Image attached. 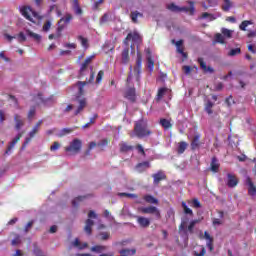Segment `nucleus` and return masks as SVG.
Instances as JSON below:
<instances>
[{"mask_svg":"<svg viewBox=\"0 0 256 256\" xmlns=\"http://www.w3.org/2000/svg\"><path fill=\"white\" fill-rule=\"evenodd\" d=\"M83 147V142L79 140L78 138H75L72 140L68 146L65 147V151L67 155L69 156H75L78 155V153L81 152V149Z\"/></svg>","mask_w":256,"mask_h":256,"instance_id":"f257e3e1","label":"nucleus"},{"mask_svg":"<svg viewBox=\"0 0 256 256\" xmlns=\"http://www.w3.org/2000/svg\"><path fill=\"white\" fill-rule=\"evenodd\" d=\"M188 3L190 7H179L175 5V3H171L167 5V9L174 13H181V11H184L185 13H190V15H193L195 13V3L193 1H190Z\"/></svg>","mask_w":256,"mask_h":256,"instance_id":"f03ea898","label":"nucleus"},{"mask_svg":"<svg viewBox=\"0 0 256 256\" xmlns=\"http://www.w3.org/2000/svg\"><path fill=\"white\" fill-rule=\"evenodd\" d=\"M150 134L151 131L147 129V123H145L143 120H140L136 123L134 133L131 134V137H133V135H136L137 137H147V135Z\"/></svg>","mask_w":256,"mask_h":256,"instance_id":"7ed1b4c3","label":"nucleus"},{"mask_svg":"<svg viewBox=\"0 0 256 256\" xmlns=\"http://www.w3.org/2000/svg\"><path fill=\"white\" fill-rule=\"evenodd\" d=\"M141 65H142V59H141V54L137 55V61H136V66L134 67V70L130 67V75L127 78V83H131V79L135 77L136 81H139L140 75H141Z\"/></svg>","mask_w":256,"mask_h":256,"instance_id":"20e7f679","label":"nucleus"},{"mask_svg":"<svg viewBox=\"0 0 256 256\" xmlns=\"http://www.w3.org/2000/svg\"><path fill=\"white\" fill-rule=\"evenodd\" d=\"M138 211H140V213H144L145 215H154L156 219H161V212L159 211V208L155 206L140 207L138 208Z\"/></svg>","mask_w":256,"mask_h":256,"instance_id":"39448f33","label":"nucleus"},{"mask_svg":"<svg viewBox=\"0 0 256 256\" xmlns=\"http://www.w3.org/2000/svg\"><path fill=\"white\" fill-rule=\"evenodd\" d=\"M20 13H22L23 17L28 19V21H31L32 23H35V20H33V17H37V13L31 9L29 6H22L20 8Z\"/></svg>","mask_w":256,"mask_h":256,"instance_id":"423d86ee","label":"nucleus"},{"mask_svg":"<svg viewBox=\"0 0 256 256\" xmlns=\"http://www.w3.org/2000/svg\"><path fill=\"white\" fill-rule=\"evenodd\" d=\"M43 124V120H40L39 122H37V124L32 128V130L29 132V137H26L25 142H24V147L25 145H29V143H31V139H33V137H35V135H37V133H39V129H41V125Z\"/></svg>","mask_w":256,"mask_h":256,"instance_id":"0eeeda50","label":"nucleus"},{"mask_svg":"<svg viewBox=\"0 0 256 256\" xmlns=\"http://www.w3.org/2000/svg\"><path fill=\"white\" fill-rule=\"evenodd\" d=\"M72 19H73V16L69 13H67L65 16H63L58 22L57 31H59V33H61V31H63V29H65V27H67V25H69V23H71Z\"/></svg>","mask_w":256,"mask_h":256,"instance_id":"6e6552de","label":"nucleus"},{"mask_svg":"<svg viewBox=\"0 0 256 256\" xmlns=\"http://www.w3.org/2000/svg\"><path fill=\"white\" fill-rule=\"evenodd\" d=\"M128 41H132L134 45H139V43H141V35L138 34L137 31L129 33L126 39L124 40L125 45H128Z\"/></svg>","mask_w":256,"mask_h":256,"instance_id":"1a4fd4ad","label":"nucleus"},{"mask_svg":"<svg viewBox=\"0 0 256 256\" xmlns=\"http://www.w3.org/2000/svg\"><path fill=\"white\" fill-rule=\"evenodd\" d=\"M247 187H248V193L251 195V197H255L256 195V187L255 184H253V181L251 180L250 177H246L245 181Z\"/></svg>","mask_w":256,"mask_h":256,"instance_id":"9d476101","label":"nucleus"},{"mask_svg":"<svg viewBox=\"0 0 256 256\" xmlns=\"http://www.w3.org/2000/svg\"><path fill=\"white\" fill-rule=\"evenodd\" d=\"M221 17V13L209 14L207 12L202 13L199 19H205L206 21H215V19H219Z\"/></svg>","mask_w":256,"mask_h":256,"instance_id":"9b49d317","label":"nucleus"},{"mask_svg":"<svg viewBox=\"0 0 256 256\" xmlns=\"http://www.w3.org/2000/svg\"><path fill=\"white\" fill-rule=\"evenodd\" d=\"M14 121H15V129L17 131L21 130V128L25 125V119L21 117L19 114L14 115Z\"/></svg>","mask_w":256,"mask_h":256,"instance_id":"f8f14e48","label":"nucleus"},{"mask_svg":"<svg viewBox=\"0 0 256 256\" xmlns=\"http://www.w3.org/2000/svg\"><path fill=\"white\" fill-rule=\"evenodd\" d=\"M21 137H23V132L18 133L17 136L12 140V143H10L7 150L5 151L6 155H9V153H11V149H13V147H15V145H17V143L19 142Z\"/></svg>","mask_w":256,"mask_h":256,"instance_id":"ddd939ff","label":"nucleus"},{"mask_svg":"<svg viewBox=\"0 0 256 256\" xmlns=\"http://www.w3.org/2000/svg\"><path fill=\"white\" fill-rule=\"evenodd\" d=\"M71 5L75 15H83V9L79 5V0H72Z\"/></svg>","mask_w":256,"mask_h":256,"instance_id":"4468645a","label":"nucleus"},{"mask_svg":"<svg viewBox=\"0 0 256 256\" xmlns=\"http://www.w3.org/2000/svg\"><path fill=\"white\" fill-rule=\"evenodd\" d=\"M172 43H175L177 52L180 53V55H182L184 59H187V54L183 52V40H179L177 42H175V40H172Z\"/></svg>","mask_w":256,"mask_h":256,"instance_id":"2eb2a0df","label":"nucleus"},{"mask_svg":"<svg viewBox=\"0 0 256 256\" xmlns=\"http://www.w3.org/2000/svg\"><path fill=\"white\" fill-rule=\"evenodd\" d=\"M137 223L140 225V227H149V225H151V220H149V218L139 216L137 218Z\"/></svg>","mask_w":256,"mask_h":256,"instance_id":"dca6fc26","label":"nucleus"},{"mask_svg":"<svg viewBox=\"0 0 256 256\" xmlns=\"http://www.w3.org/2000/svg\"><path fill=\"white\" fill-rule=\"evenodd\" d=\"M237 183H239V180H237V177L233 174H228V180L227 185L228 187H237Z\"/></svg>","mask_w":256,"mask_h":256,"instance_id":"f3484780","label":"nucleus"},{"mask_svg":"<svg viewBox=\"0 0 256 256\" xmlns=\"http://www.w3.org/2000/svg\"><path fill=\"white\" fill-rule=\"evenodd\" d=\"M198 63L205 73H213V68L211 66H207L203 61V58H198Z\"/></svg>","mask_w":256,"mask_h":256,"instance_id":"a211bd4d","label":"nucleus"},{"mask_svg":"<svg viewBox=\"0 0 256 256\" xmlns=\"http://www.w3.org/2000/svg\"><path fill=\"white\" fill-rule=\"evenodd\" d=\"M147 54V67L151 72H153V69H155V62H153V58H151V53H149V50H146Z\"/></svg>","mask_w":256,"mask_h":256,"instance_id":"6ab92c4d","label":"nucleus"},{"mask_svg":"<svg viewBox=\"0 0 256 256\" xmlns=\"http://www.w3.org/2000/svg\"><path fill=\"white\" fill-rule=\"evenodd\" d=\"M152 177L154 179V185H158L160 181H163V179H165V173L159 171L158 173L153 174Z\"/></svg>","mask_w":256,"mask_h":256,"instance_id":"aec40b11","label":"nucleus"},{"mask_svg":"<svg viewBox=\"0 0 256 256\" xmlns=\"http://www.w3.org/2000/svg\"><path fill=\"white\" fill-rule=\"evenodd\" d=\"M125 97L129 101H135V88H128L125 92Z\"/></svg>","mask_w":256,"mask_h":256,"instance_id":"412c9836","label":"nucleus"},{"mask_svg":"<svg viewBox=\"0 0 256 256\" xmlns=\"http://www.w3.org/2000/svg\"><path fill=\"white\" fill-rule=\"evenodd\" d=\"M93 59H95V56H89L85 59L84 63L82 64V66L80 68L81 75H83L85 69H87V66L89 65V63H91V61H93Z\"/></svg>","mask_w":256,"mask_h":256,"instance_id":"4be33fe9","label":"nucleus"},{"mask_svg":"<svg viewBox=\"0 0 256 256\" xmlns=\"http://www.w3.org/2000/svg\"><path fill=\"white\" fill-rule=\"evenodd\" d=\"M121 62L124 65H127V63H129V47H126V48L123 49Z\"/></svg>","mask_w":256,"mask_h":256,"instance_id":"5701e85b","label":"nucleus"},{"mask_svg":"<svg viewBox=\"0 0 256 256\" xmlns=\"http://www.w3.org/2000/svg\"><path fill=\"white\" fill-rule=\"evenodd\" d=\"M204 239H206V245L209 249V251H213V238H211V236L209 235L208 232L204 233Z\"/></svg>","mask_w":256,"mask_h":256,"instance_id":"b1692460","label":"nucleus"},{"mask_svg":"<svg viewBox=\"0 0 256 256\" xmlns=\"http://www.w3.org/2000/svg\"><path fill=\"white\" fill-rule=\"evenodd\" d=\"M149 167H151L149 162H142L136 166V171H138V173H143V171H145V169H149Z\"/></svg>","mask_w":256,"mask_h":256,"instance_id":"393cba45","label":"nucleus"},{"mask_svg":"<svg viewBox=\"0 0 256 256\" xmlns=\"http://www.w3.org/2000/svg\"><path fill=\"white\" fill-rule=\"evenodd\" d=\"M86 105H87V101L85 99L79 100V106H78L77 110L74 112V115H79L81 113V111H83V109H85Z\"/></svg>","mask_w":256,"mask_h":256,"instance_id":"a878e982","label":"nucleus"},{"mask_svg":"<svg viewBox=\"0 0 256 256\" xmlns=\"http://www.w3.org/2000/svg\"><path fill=\"white\" fill-rule=\"evenodd\" d=\"M171 90L169 88H161L158 91V99H162L165 95H170Z\"/></svg>","mask_w":256,"mask_h":256,"instance_id":"bb28decb","label":"nucleus"},{"mask_svg":"<svg viewBox=\"0 0 256 256\" xmlns=\"http://www.w3.org/2000/svg\"><path fill=\"white\" fill-rule=\"evenodd\" d=\"M144 201H146V203H151L153 205H157V203H159V200H157V198L153 197L152 195H145Z\"/></svg>","mask_w":256,"mask_h":256,"instance_id":"cd10ccee","label":"nucleus"},{"mask_svg":"<svg viewBox=\"0 0 256 256\" xmlns=\"http://www.w3.org/2000/svg\"><path fill=\"white\" fill-rule=\"evenodd\" d=\"M72 247H76V249H86L87 243L81 244L79 239H75V241L72 242Z\"/></svg>","mask_w":256,"mask_h":256,"instance_id":"c85d7f7f","label":"nucleus"},{"mask_svg":"<svg viewBox=\"0 0 256 256\" xmlns=\"http://www.w3.org/2000/svg\"><path fill=\"white\" fill-rule=\"evenodd\" d=\"M211 171H213V173H217V171H219V160H217V158L212 159Z\"/></svg>","mask_w":256,"mask_h":256,"instance_id":"c756f323","label":"nucleus"},{"mask_svg":"<svg viewBox=\"0 0 256 256\" xmlns=\"http://www.w3.org/2000/svg\"><path fill=\"white\" fill-rule=\"evenodd\" d=\"M91 227H93V220L91 219L86 220L84 231L87 233V235H91V231H92Z\"/></svg>","mask_w":256,"mask_h":256,"instance_id":"7c9ffc66","label":"nucleus"},{"mask_svg":"<svg viewBox=\"0 0 256 256\" xmlns=\"http://www.w3.org/2000/svg\"><path fill=\"white\" fill-rule=\"evenodd\" d=\"M26 34L28 35V37H31L32 39H34V41H41V35L36 34L30 30H26Z\"/></svg>","mask_w":256,"mask_h":256,"instance_id":"2f4dec72","label":"nucleus"},{"mask_svg":"<svg viewBox=\"0 0 256 256\" xmlns=\"http://www.w3.org/2000/svg\"><path fill=\"white\" fill-rule=\"evenodd\" d=\"M213 102H211V100H207L206 104H205V111L206 113H208V115L213 114Z\"/></svg>","mask_w":256,"mask_h":256,"instance_id":"473e14b6","label":"nucleus"},{"mask_svg":"<svg viewBox=\"0 0 256 256\" xmlns=\"http://www.w3.org/2000/svg\"><path fill=\"white\" fill-rule=\"evenodd\" d=\"M85 199H87V196H78V197L74 198L72 200L73 207H77V205H79V203L85 201Z\"/></svg>","mask_w":256,"mask_h":256,"instance_id":"72a5a7b5","label":"nucleus"},{"mask_svg":"<svg viewBox=\"0 0 256 256\" xmlns=\"http://www.w3.org/2000/svg\"><path fill=\"white\" fill-rule=\"evenodd\" d=\"M201 139L200 135L194 136L192 142H191V148L192 149H197L199 147V140Z\"/></svg>","mask_w":256,"mask_h":256,"instance_id":"f704fd0d","label":"nucleus"},{"mask_svg":"<svg viewBox=\"0 0 256 256\" xmlns=\"http://www.w3.org/2000/svg\"><path fill=\"white\" fill-rule=\"evenodd\" d=\"M105 249H107L106 246L97 245V246H93L91 248V251L93 253H103V251H105Z\"/></svg>","mask_w":256,"mask_h":256,"instance_id":"c9c22d12","label":"nucleus"},{"mask_svg":"<svg viewBox=\"0 0 256 256\" xmlns=\"http://www.w3.org/2000/svg\"><path fill=\"white\" fill-rule=\"evenodd\" d=\"M139 17H143V14L138 11H134L131 13V19L133 23H137V19H139Z\"/></svg>","mask_w":256,"mask_h":256,"instance_id":"e433bc0d","label":"nucleus"},{"mask_svg":"<svg viewBox=\"0 0 256 256\" xmlns=\"http://www.w3.org/2000/svg\"><path fill=\"white\" fill-rule=\"evenodd\" d=\"M222 35L224 37H226V39H231V37L233 35V31L226 29V28H222Z\"/></svg>","mask_w":256,"mask_h":256,"instance_id":"4c0bfd02","label":"nucleus"},{"mask_svg":"<svg viewBox=\"0 0 256 256\" xmlns=\"http://www.w3.org/2000/svg\"><path fill=\"white\" fill-rule=\"evenodd\" d=\"M107 140H103L102 141V143H95V142H90V144H89V149H95V147H97V145L99 146V147H101V146H104V145H107Z\"/></svg>","mask_w":256,"mask_h":256,"instance_id":"58836bf2","label":"nucleus"},{"mask_svg":"<svg viewBox=\"0 0 256 256\" xmlns=\"http://www.w3.org/2000/svg\"><path fill=\"white\" fill-rule=\"evenodd\" d=\"M160 125H162V127H164L165 129H170L171 127V122L165 118L160 120Z\"/></svg>","mask_w":256,"mask_h":256,"instance_id":"ea45409f","label":"nucleus"},{"mask_svg":"<svg viewBox=\"0 0 256 256\" xmlns=\"http://www.w3.org/2000/svg\"><path fill=\"white\" fill-rule=\"evenodd\" d=\"M185 149H187V142H180L178 146V153H185Z\"/></svg>","mask_w":256,"mask_h":256,"instance_id":"a19ab883","label":"nucleus"},{"mask_svg":"<svg viewBox=\"0 0 256 256\" xmlns=\"http://www.w3.org/2000/svg\"><path fill=\"white\" fill-rule=\"evenodd\" d=\"M249 25H252L251 21L245 20L240 24V29L241 31H246L247 27H249Z\"/></svg>","mask_w":256,"mask_h":256,"instance_id":"79ce46f5","label":"nucleus"},{"mask_svg":"<svg viewBox=\"0 0 256 256\" xmlns=\"http://www.w3.org/2000/svg\"><path fill=\"white\" fill-rule=\"evenodd\" d=\"M231 7H232L231 1L224 0V3L222 5L223 11H229V9H231Z\"/></svg>","mask_w":256,"mask_h":256,"instance_id":"37998d69","label":"nucleus"},{"mask_svg":"<svg viewBox=\"0 0 256 256\" xmlns=\"http://www.w3.org/2000/svg\"><path fill=\"white\" fill-rule=\"evenodd\" d=\"M240 53H241L240 48H234L229 51L228 55L229 57H235V55H239Z\"/></svg>","mask_w":256,"mask_h":256,"instance_id":"c03bdc74","label":"nucleus"},{"mask_svg":"<svg viewBox=\"0 0 256 256\" xmlns=\"http://www.w3.org/2000/svg\"><path fill=\"white\" fill-rule=\"evenodd\" d=\"M182 207H183L184 213L186 215H193V210H191V208L187 207V204L185 202H182Z\"/></svg>","mask_w":256,"mask_h":256,"instance_id":"a18cd8bd","label":"nucleus"},{"mask_svg":"<svg viewBox=\"0 0 256 256\" xmlns=\"http://www.w3.org/2000/svg\"><path fill=\"white\" fill-rule=\"evenodd\" d=\"M215 41L216 43H225V36L223 34H216Z\"/></svg>","mask_w":256,"mask_h":256,"instance_id":"49530a36","label":"nucleus"},{"mask_svg":"<svg viewBox=\"0 0 256 256\" xmlns=\"http://www.w3.org/2000/svg\"><path fill=\"white\" fill-rule=\"evenodd\" d=\"M78 41H80L82 47H84L85 49H87V47L89 46L87 39L83 38L82 36L78 37Z\"/></svg>","mask_w":256,"mask_h":256,"instance_id":"de8ad7c7","label":"nucleus"},{"mask_svg":"<svg viewBox=\"0 0 256 256\" xmlns=\"http://www.w3.org/2000/svg\"><path fill=\"white\" fill-rule=\"evenodd\" d=\"M199 223V220H192L188 226L189 233H193V227Z\"/></svg>","mask_w":256,"mask_h":256,"instance_id":"09e8293b","label":"nucleus"},{"mask_svg":"<svg viewBox=\"0 0 256 256\" xmlns=\"http://www.w3.org/2000/svg\"><path fill=\"white\" fill-rule=\"evenodd\" d=\"M73 131V129L71 128H64L60 131V137H63L65 135H69V133H71Z\"/></svg>","mask_w":256,"mask_h":256,"instance_id":"8fccbe9b","label":"nucleus"},{"mask_svg":"<svg viewBox=\"0 0 256 256\" xmlns=\"http://www.w3.org/2000/svg\"><path fill=\"white\" fill-rule=\"evenodd\" d=\"M131 149H133V147L127 145V143H122L120 145V151H131Z\"/></svg>","mask_w":256,"mask_h":256,"instance_id":"3c124183","label":"nucleus"},{"mask_svg":"<svg viewBox=\"0 0 256 256\" xmlns=\"http://www.w3.org/2000/svg\"><path fill=\"white\" fill-rule=\"evenodd\" d=\"M85 85H87V82H78L79 95H83Z\"/></svg>","mask_w":256,"mask_h":256,"instance_id":"603ef678","label":"nucleus"},{"mask_svg":"<svg viewBox=\"0 0 256 256\" xmlns=\"http://www.w3.org/2000/svg\"><path fill=\"white\" fill-rule=\"evenodd\" d=\"M19 43H23L24 41H27V37L23 32H20L17 37Z\"/></svg>","mask_w":256,"mask_h":256,"instance_id":"864d4df0","label":"nucleus"},{"mask_svg":"<svg viewBox=\"0 0 256 256\" xmlns=\"http://www.w3.org/2000/svg\"><path fill=\"white\" fill-rule=\"evenodd\" d=\"M103 75H105V73L103 72V70H100L96 77V83H101V81H103Z\"/></svg>","mask_w":256,"mask_h":256,"instance_id":"5fc2aeb1","label":"nucleus"},{"mask_svg":"<svg viewBox=\"0 0 256 256\" xmlns=\"http://www.w3.org/2000/svg\"><path fill=\"white\" fill-rule=\"evenodd\" d=\"M191 206L195 207L196 209H199V207H201V202H199L198 199H193L191 202Z\"/></svg>","mask_w":256,"mask_h":256,"instance_id":"6e6d98bb","label":"nucleus"},{"mask_svg":"<svg viewBox=\"0 0 256 256\" xmlns=\"http://www.w3.org/2000/svg\"><path fill=\"white\" fill-rule=\"evenodd\" d=\"M61 147V144L59 142H54L53 145L50 147V151H57Z\"/></svg>","mask_w":256,"mask_h":256,"instance_id":"4d7b16f0","label":"nucleus"},{"mask_svg":"<svg viewBox=\"0 0 256 256\" xmlns=\"http://www.w3.org/2000/svg\"><path fill=\"white\" fill-rule=\"evenodd\" d=\"M51 29V20L46 21V23L43 26V31H49Z\"/></svg>","mask_w":256,"mask_h":256,"instance_id":"13d9d810","label":"nucleus"},{"mask_svg":"<svg viewBox=\"0 0 256 256\" xmlns=\"http://www.w3.org/2000/svg\"><path fill=\"white\" fill-rule=\"evenodd\" d=\"M101 239L103 241H107V239H109V233L108 232H102L100 233Z\"/></svg>","mask_w":256,"mask_h":256,"instance_id":"bf43d9fd","label":"nucleus"},{"mask_svg":"<svg viewBox=\"0 0 256 256\" xmlns=\"http://www.w3.org/2000/svg\"><path fill=\"white\" fill-rule=\"evenodd\" d=\"M0 59H3L6 63H9L10 59L5 56V52H0Z\"/></svg>","mask_w":256,"mask_h":256,"instance_id":"052dcab7","label":"nucleus"},{"mask_svg":"<svg viewBox=\"0 0 256 256\" xmlns=\"http://www.w3.org/2000/svg\"><path fill=\"white\" fill-rule=\"evenodd\" d=\"M64 47H66L67 49H75L77 45L75 43H66L64 44Z\"/></svg>","mask_w":256,"mask_h":256,"instance_id":"680f3d73","label":"nucleus"},{"mask_svg":"<svg viewBox=\"0 0 256 256\" xmlns=\"http://www.w3.org/2000/svg\"><path fill=\"white\" fill-rule=\"evenodd\" d=\"M32 117H35V108H30L28 112V119H31Z\"/></svg>","mask_w":256,"mask_h":256,"instance_id":"e2e57ef3","label":"nucleus"},{"mask_svg":"<svg viewBox=\"0 0 256 256\" xmlns=\"http://www.w3.org/2000/svg\"><path fill=\"white\" fill-rule=\"evenodd\" d=\"M107 21H109V15L104 14L100 20V23H107Z\"/></svg>","mask_w":256,"mask_h":256,"instance_id":"0e129e2a","label":"nucleus"},{"mask_svg":"<svg viewBox=\"0 0 256 256\" xmlns=\"http://www.w3.org/2000/svg\"><path fill=\"white\" fill-rule=\"evenodd\" d=\"M19 243H21V238L19 236L12 240V245H19Z\"/></svg>","mask_w":256,"mask_h":256,"instance_id":"69168bd1","label":"nucleus"},{"mask_svg":"<svg viewBox=\"0 0 256 256\" xmlns=\"http://www.w3.org/2000/svg\"><path fill=\"white\" fill-rule=\"evenodd\" d=\"M221 223H222L221 219H219V218H214L213 219V225L214 226L221 225Z\"/></svg>","mask_w":256,"mask_h":256,"instance_id":"338daca9","label":"nucleus"},{"mask_svg":"<svg viewBox=\"0 0 256 256\" xmlns=\"http://www.w3.org/2000/svg\"><path fill=\"white\" fill-rule=\"evenodd\" d=\"M195 255H196V256H205V248L202 247V248H201V252H200V253H197V252H196Z\"/></svg>","mask_w":256,"mask_h":256,"instance_id":"774afa93","label":"nucleus"}]
</instances>
